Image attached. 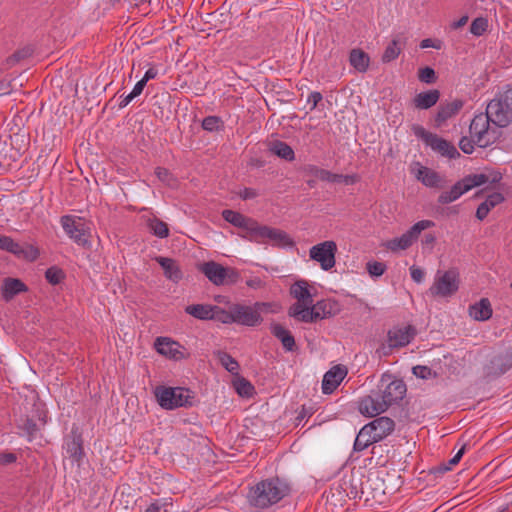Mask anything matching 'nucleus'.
I'll use <instances>...</instances> for the list:
<instances>
[{
  "mask_svg": "<svg viewBox=\"0 0 512 512\" xmlns=\"http://www.w3.org/2000/svg\"><path fill=\"white\" fill-rule=\"evenodd\" d=\"M16 427L20 431L19 435L25 436L29 442L33 441L39 432L37 423L28 415H21L16 420Z\"/></svg>",
  "mask_w": 512,
  "mask_h": 512,
  "instance_id": "obj_26",
  "label": "nucleus"
},
{
  "mask_svg": "<svg viewBox=\"0 0 512 512\" xmlns=\"http://www.w3.org/2000/svg\"><path fill=\"white\" fill-rule=\"evenodd\" d=\"M491 210L484 203H481L476 210V218L480 221L484 220Z\"/></svg>",
  "mask_w": 512,
  "mask_h": 512,
  "instance_id": "obj_59",
  "label": "nucleus"
},
{
  "mask_svg": "<svg viewBox=\"0 0 512 512\" xmlns=\"http://www.w3.org/2000/svg\"><path fill=\"white\" fill-rule=\"evenodd\" d=\"M435 242L436 236L433 233H426L422 238V244L424 246H430L432 248Z\"/></svg>",
  "mask_w": 512,
  "mask_h": 512,
  "instance_id": "obj_63",
  "label": "nucleus"
},
{
  "mask_svg": "<svg viewBox=\"0 0 512 512\" xmlns=\"http://www.w3.org/2000/svg\"><path fill=\"white\" fill-rule=\"evenodd\" d=\"M337 253V244L332 240H327L312 246L309 250L310 259L318 262L323 270H330L335 266Z\"/></svg>",
  "mask_w": 512,
  "mask_h": 512,
  "instance_id": "obj_13",
  "label": "nucleus"
},
{
  "mask_svg": "<svg viewBox=\"0 0 512 512\" xmlns=\"http://www.w3.org/2000/svg\"><path fill=\"white\" fill-rule=\"evenodd\" d=\"M202 128L208 132H218L224 129V122L219 116H207L202 120Z\"/></svg>",
  "mask_w": 512,
  "mask_h": 512,
  "instance_id": "obj_42",
  "label": "nucleus"
},
{
  "mask_svg": "<svg viewBox=\"0 0 512 512\" xmlns=\"http://www.w3.org/2000/svg\"><path fill=\"white\" fill-rule=\"evenodd\" d=\"M28 286L18 278L6 277L1 285V295L4 301L9 302L15 296L28 292Z\"/></svg>",
  "mask_w": 512,
  "mask_h": 512,
  "instance_id": "obj_25",
  "label": "nucleus"
},
{
  "mask_svg": "<svg viewBox=\"0 0 512 512\" xmlns=\"http://www.w3.org/2000/svg\"><path fill=\"white\" fill-rule=\"evenodd\" d=\"M359 472H352L344 475L340 480L334 482L330 487L331 498L337 502L348 499H361L368 489L369 480Z\"/></svg>",
  "mask_w": 512,
  "mask_h": 512,
  "instance_id": "obj_3",
  "label": "nucleus"
},
{
  "mask_svg": "<svg viewBox=\"0 0 512 512\" xmlns=\"http://www.w3.org/2000/svg\"><path fill=\"white\" fill-rule=\"evenodd\" d=\"M18 259H22L28 262H34L40 256L39 249L32 244H25L24 246L18 243V248L15 249L13 254Z\"/></svg>",
  "mask_w": 512,
  "mask_h": 512,
  "instance_id": "obj_36",
  "label": "nucleus"
},
{
  "mask_svg": "<svg viewBox=\"0 0 512 512\" xmlns=\"http://www.w3.org/2000/svg\"><path fill=\"white\" fill-rule=\"evenodd\" d=\"M200 270L209 279V281L217 286L233 283L235 280L229 279L231 275L236 276L237 274L233 269L225 268L214 261L203 263Z\"/></svg>",
  "mask_w": 512,
  "mask_h": 512,
  "instance_id": "obj_14",
  "label": "nucleus"
},
{
  "mask_svg": "<svg viewBox=\"0 0 512 512\" xmlns=\"http://www.w3.org/2000/svg\"><path fill=\"white\" fill-rule=\"evenodd\" d=\"M487 112L497 127H507L512 122V89L496 95L488 104Z\"/></svg>",
  "mask_w": 512,
  "mask_h": 512,
  "instance_id": "obj_5",
  "label": "nucleus"
},
{
  "mask_svg": "<svg viewBox=\"0 0 512 512\" xmlns=\"http://www.w3.org/2000/svg\"><path fill=\"white\" fill-rule=\"evenodd\" d=\"M166 502H161L160 500H155L146 510L145 512H160L161 507L165 506Z\"/></svg>",
  "mask_w": 512,
  "mask_h": 512,
  "instance_id": "obj_64",
  "label": "nucleus"
},
{
  "mask_svg": "<svg viewBox=\"0 0 512 512\" xmlns=\"http://www.w3.org/2000/svg\"><path fill=\"white\" fill-rule=\"evenodd\" d=\"M418 78L421 82L426 84H432L437 80L435 70L428 66L419 70Z\"/></svg>",
  "mask_w": 512,
  "mask_h": 512,
  "instance_id": "obj_48",
  "label": "nucleus"
},
{
  "mask_svg": "<svg viewBox=\"0 0 512 512\" xmlns=\"http://www.w3.org/2000/svg\"><path fill=\"white\" fill-rule=\"evenodd\" d=\"M217 357L221 365L231 374L238 375L239 372V363L227 352L218 351Z\"/></svg>",
  "mask_w": 512,
  "mask_h": 512,
  "instance_id": "obj_39",
  "label": "nucleus"
},
{
  "mask_svg": "<svg viewBox=\"0 0 512 512\" xmlns=\"http://www.w3.org/2000/svg\"><path fill=\"white\" fill-rule=\"evenodd\" d=\"M156 261L163 269L164 275L167 279L174 283H178L182 279V271L174 259L159 256L156 258Z\"/></svg>",
  "mask_w": 512,
  "mask_h": 512,
  "instance_id": "obj_28",
  "label": "nucleus"
},
{
  "mask_svg": "<svg viewBox=\"0 0 512 512\" xmlns=\"http://www.w3.org/2000/svg\"><path fill=\"white\" fill-rule=\"evenodd\" d=\"M434 225L435 223L431 220L418 221L400 237L389 240L386 243V247L391 251L406 250L418 239L423 230L431 228Z\"/></svg>",
  "mask_w": 512,
  "mask_h": 512,
  "instance_id": "obj_12",
  "label": "nucleus"
},
{
  "mask_svg": "<svg viewBox=\"0 0 512 512\" xmlns=\"http://www.w3.org/2000/svg\"><path fill=\"white\" fill-rule=\"evenodd\" d=\"M213 306L209 304H192L185 307V312L199 320H211L213 318Z\"/></svg>",
  "mask_w": 512,
  "mask_h": 512,
  "instance_id": "obj_34",
  "label": "nucleus"
},
{
  "mask_svg": "<svg viewBox=\"0 0 512 512\" xmlns=\"http://www.w3.org/2000/svg\"><path fill=\"white\" fill-rule=\"evenodd\" d=\"M221 215L225 221L245 231V234H239L240 237L245 240H248V237H252L253 231L257 225V221L255 219L230 209L223 210Z\"/></svg>",
  "mask_w": 512,
  "mask_h": 512,
  "instance_id": "obj_17",
  "label": "nucleus"
},
{
  "mask_svg": "<svg viewBox=\"0 0 512 512\" xmlns=\"http://www.w3.org/2000/svg\"><path fill=\"white\" fill-rule=\"evenodd\" d=\"M350 65L360 73L368 70L370 64L369 55L360 48H354L349 55Z\"/></svg>",
  "mask_w": 512,
  "mask_h": 512,
  "instance_id": "obj_31",
  "label": "nucleus"
},
{
  "mask_svg": "<svg viewBox=\"0 0 512 512\" xmlns=\"http://www.w3.org/2000/svg\"><path fill=\"white\" fill-rule=\"evenodd\" d=\"M319 173H320V178H319L320 180L332 182V183L341 182V179L343 177L342 174H335V173H332L325 169H323Z\"/></svg>",
  "mask_w": 512,
  "mask_h": 512,
  "instance_id": "obj_55",
  "label": "nucleus"
},
{
  "mask_svg": "<svg viewBox=\"0 0 512 512\" xmlns=\"http://www.w3.org/2000/svg\"><path fill=\"white\" fill-rule=\"evenodd\" d=\"M413 374L421 379H429L431 377L436 376V372H434L430 367L425 365H417L412 368Z\"/></svg>",
  "mask_w": 512,
  "mask_h": 512,
  "instance_id": "obj_51",
  "label": "nucleus"
},
{
  "mask_svg": "<svg viewBox=\"0 0 512 512\" xmlns=\"http://www.w3.org/2000/svg\"><path fill=\"white\" fill-rule=\"evenodd\" d=\"M17 456L12 452L0 453V465H9L16 462Z\"/></svg>",
  "mask_w": 512,
  "mask_h": 512,
  "instance_id": "obj_58",
  "label": "nucleus"
},
{
  "mask_svg": "<svg viewBox=\"0 0 512 512\" xmlns=\"http://www.w3.org/2000/svg\"><path fill=\"white\" fill-rule=\"evenodd\" d=\"M61 225L76 244L83 247L89 244V233L81 219L76 221L73 216L65 215L61 217Z\"/></svg>",
  "mask_w": 512,
  "mask_h": 512,
  "instance_id": "obj_15",
  "label": "nucleus"
},
{
  "mask_svg": "<svg viewBox=\"0 0 512 512\" xmlns=\"http://www.w3.org/2000/svg\"><path fill=\"white\" fill-rule=\"evenodd\" d=\"M234 387L236 392L242 397L249 398L255 393L254 386L244 377H239L237 380H235Z\"/></svg>",
  "mask_w": 512,
  "mask_h": 512,
  "instance_id": "obj_41",
  "label": "nucleus"
},
{
  "mask_svg": "<svg viewBox=\"0 0 512 512\" xmlns=\"http://www.w3.org/2000/svg\"><path fill=\"white\" fill-rule=\"evenodd\" d=\"M460 286V274L456 268H451L443 273L437 271L429 293L433 297L448 298L457 293Z\"/></svg>",
  "mask_w": 512,
  "mask_h": 512,
  "instance_id": "obj_8",
  "label": "nucleus"
},
{
  "mask_svg": "<svg viewBox=\"0 0 512 512\" xmlns=\"http://www.w3.org/2000/svg\"><path fill=\"white\" fill-rule=\"evenodd\" d=\"M211 320L219 321L223 324L234 323V305L231 304L228 310L221 308L220 306H213V318Z\"/></svg>",
  "mask_w": 512,
  "mask_h": 512,
  "instance_id": "obj_38",
  "label": "nucleus"
},
{
  "mask_svg": "<svg viewBox=\"0 0 512 512\" xmlns=\"http://www.w3.org/2000/svg\"><path fill=\"white\" fill-rule=\"evenodd\" d=\"M33 54V49L24 47L16 50L12 55L6 59V65L10 68L19 63L20 61L29 58Z\"/></svg>",
  "mask_w": 512,
  "mask_h": 512,
  "instance_id": "obj_43",
  "label": "nucleus"
},
{
  "mask_svg": "<svg viewBox=\"0 0 512 512\" xmlns=\"http://www.w3.org/2000/svg\"><path fill=\"white\" fill-rule=\"evenodd\" d=\"M488 27V20L483 17L475 18L470 25V32L475 36H481Z\"/></svg>",
  "mask_w": 512,
  "mask_h": 512,
  "instance_id": "obj_46",
  "label": "nucleus"
},
{
  "mask_svg": "<svg viewBox=\"0 0 512 512\" xmlns=\"http://www.w3.org/2000/svg\"><path fill=\"white\" fill-rule=\"evenodd\" d=\"M234 323L255 327L261 324L262 313L268 312L271 304L268 302H255L252 306L234 303Z\"/></svg>",
  "mask_w": 512,
  "mask_h": 512,
  "instance_id": "obj_9",
  "label": "nucleus"
},
{
  "mask_svg": "<svg viewBox=\"0 0 512 512\" xmlns=\"http://www.w3.org/2000/svg\"><path fill=\"white\" fill-rule=\"evenodd\" d=\"M246 285L252 289H260L263 287V281L259 277H253L246 281Z\"/></svg>",
  "mask_w": 512,
  "mask_h": 512,
  "instance_id": "obj_62",
  "label": "nucleus"
},
{
  "mask_svg": "<svg viewBox=\"0 0 512 512\" xmlns=\"http://www.w3.org/2000/svg\"><path fill=\"white\" fill-rule=\"evenodd\" d=\"M154 347L159 354L175 361L185 359L188 356L185 353L184 346L168 337H157Z\"/></svg>",
  "mask_w": 512,
  "mask_h": 512,
  "instance_id": "obj_18",
  "label": "nucleus"
},
{
  "mask_svg": "<svg viewBox=\"0 0 512 512\" xmlns=\"http://www.w3.org/2000/svg\"><path fill=\"white\" fill-rule=\"evenodd\" d=\"M504 200L505 198L502 193L494 192L489 194L483 203L486 204L490 210H492L494 207L504 202Z\"/></svg>",
  "mask_w": 512,
  "mask_h": 512,
  "instance_id": "obj_52",
  "label": "nucleus"
},
{
  "mask_svg": "<svg viewBox=\"0 0 512 512\" xmlns=\"http://www.w3.org/2000/svg\"><path fill=\"white\" fill-rule=\"evenodd\" d=\"M312 303L306 302V301H299L297 300L296 303H294L288 311V315L290 317L295 318L296 320L304 323H310L309 320V312L311 308Z\"/></svg>",
  "mask_w": 512,
  "mask_h": 512,
  "instance_id": "obj_33",
  "label": "nucleus"
},
{
  "mask_svg": "<svg viewBox=\"0 0 512 512\" xmlns=\"http://www.w3.org/2000/svg\"><path fill=\"white\" fill-rule=\"evenodd\" d=\"M372 434L368 432L365 426H363L356 436L354 441V451L360 452L366 449L369 445L376 443L377 440L372 438Z\"/></svg>",
  "mask_w": 512,
  "mask_h": 512,
  "instance_id": "obj_37",
  "label": "nucleus"
},
{
  "mask_svg": "<svg viewBox=\"0 0 512 512\" xmlns=\"http://www.w3.org/2000/svg\"><path fill=\"white\" fill-rule=\"evenodd\" d=\"M410 275L413 281H415L416 283H421L424 279L425 273L421 268L412 266L410 268Z\"/></svg>",
  "mask_w": 512,
  "mask_h": 512,
  "instance_id": "obj_57",
  "label": "nucleus"
},
{
  "mask_svg": "<svg viewBox=\"0 0 512 512\" xmlns=\"http://www.w3.org/2000/svg\"><path fill=\"white\" fill-rule=\"evenodd\" d=\"M83 443L82 433L76 426H73L70 433L64 437L63 448L66 450L69 458L78 464H80L85 457Z\"/></svg>",
  "mask_w": 512,
  "mask_h": 512,
  "instance_id": "obj_16",
  "label": "nucleus"
},
{
  "mask_svg": "<svg viewBox=\"0 0 512 512\" xmlns=\"http://www.w3.org/2000/svg\"><path fill=\"white\" fill-rule=\"evenodd\" d=\"M364 426L372 434V438L379 442L394 431L395 422L387 416H381Z\"/></svg>",
  "mask_w": 512,
  "mask_h": 512,
  "instance_id": "obj_21",
  "label": "nucleus"
},
{
  "mask_svg": "<svg viewBox=\"0 0 512 512\" xmlns=\"http://www.w3.org/2000/svg\"><path fill=\"white\" fill-rule=\"evenodd\" d=\"M18 248V243L15 242L10 236L0 234V249L11 254H14L15 249Z\"/></svg>",
  "mask_w": 512,
  "mask_h": 512,
  "instance_id": "obj_50",
  "label": "nucleus"
},
{
  "mask_svg": "<svg viewBox=\"0 0 512 512\" xmlns=\"http://www.w3.org/2000/svg\"><path fill=\"white\" fill-rule=\"evenodd\" d=\"M65 277V272L57 266H51L45 271V278L51 285L60 284Z\"/></svg>",
  "mask_w": 512,
  "mask_h": 512,
  "instance_id": "obj_44",
  "label": "nucleus"
},
{
  "mask_svg": "<svg viewBox=\"0 0 512 512\" xmlns=\"http://www.w3.org/2000/svg\"><path fill=\"white\" fill-rule=\"evenodd\" d=\"M489 180L486 174H469L457 181L450 190L443 191L437 199L441 205L449 204L459 199L463 194L470 191L474 187L481 186Z\"/></svg>",
  "mask_w": 512,
  "mask_h": 512,
  "instance_id": "obj_6",
  "label": "nucleus"
},
{
  "mask_svg": "<svg viewBox=\"0 0 512 512\" xmlns=\"http://www.w3.org/2000/svg\"><path fill=\"white\" fill-rule=\"evenodd\" d=\"M347 375V368L342 365H337L328 370L322 380V392L324 394H331L340 385L345 376Z\"/></svg>",
  "mask_w": 512,
  "mask_h": 512,
  "instance_id": "obj_22",
  "label": "nucleus"
},
{
  "mask_svg": "<svg viewBox=\"0 0 512 512\" xmlns=\"http://www.w3.org/2000/svg\"><path fill=\"white\" fill-rule=\"evenodd\" d=\"M146 84H147V83H145L143 80H139V81L135 84V86H134L133 90L130 92V93H131V95H132L134 98H136L137 96H139V95L143 92V90H144V88H145Z\"/></svg>",
  "mask_w": 512,
  "mask_h": 512,
  "instance_id": "obj_61",
  "label": "nucleus"
},
{
  "mask_svg": "<svg viewBox=\"0 0 512 512\" xmlns=\"http://www.w3.org/2000/svg\"><path fill=\"white\" fill-rule=\"evenodd\" d=\"M492 307L488 298H481L469 306V315L476 321H487L492 317Z\"/></svg>",
  "mask_w": 512,
  "mask_h": 512,
  "instance_id": "obj_29",
  "label": "nucleus"
},
{
  "mask_svg": "<svg viewBox=\"0 0 512 512\" xmlns=\"http://www.w3.org/2000/svg\"><path fill=\"white\" fill-rule=\"evenodd\" d=\"M290 294L299 301L313 303L312 294L308 288L307 282L304 280L294 283L290 288Z\"/></svg>",
  "mask_w": 512,
  "mask_h": 512,
  "instance_id": "obj_35",
  "label": "nucleus"
},
{
  "mask_svg": "<svg viewBox=\"0 0 512 512\" xmlns=\"http://www.w3.org/2000/svg\"><path fill=\"white\" fill-rule=\"evenodd\" d=\"M266 239L269 240L272 245L281 248L293 247L295 245L294 240L285 231L267 225H261L257 222L253 235L252 237H248V241L264 243Z\"/></svg>",
  "mask_w": 512,
  "mask_h": 512,
  "instance_id": "obj_10",
  "label": "nucleus"
},
{
  "mask_svg": "<svg viewBox=\"0 0 512 512\" xmlns=\"http://www.w3.org/2000/svg\"><path fill=\"white\" fill-rule=\"evenodd\" d=\"M269 151L286 161H293L295 159L294 150L290 145L281 140H274L269 144Z\"/></svg>",
  "mask_w": 512,
  "mask_h": 512,
  "instance_id": "obj_32",
  "label": "nucleus"
},
{
  "mask_svg": "<svg viewBox=\"0 0 512 512\" xmlns=\"http://www.w3.org/2000/svg\"><path fill=\"white\" fill-rule=\"evenodd\" d=\"M239 196L243 200H250L254 199L258 196V192L253 188H244L240 193Z\"/></svg>",
  "mask_w": 512,
  "mask_h": 512,
  "instance_id": "obj_60",
  "label": "nucleus"
},
{
  "mask_svg": "<svg viewBox=\"0 0 512 512\" xmlns=\"http://www.w3.org/2000/svg\"><path fill=\"white\" fill-rule=\"evenodd\" d=\"M412 131L417 138H420L427 146H429L433 151L439 153L441 156L449 159H456L460 157V153L451 142L437 134L427 131L421 125H413Z\"/></svg>",
  "mask_w": 512,
  "mask_h": 512,
  "instance_id": "obj_7",
  "label": "nucleus"
},
{
  "mask_svg": "<svg viewBox=\"0 0 512 512\" xmlns=\"http://www.w3.org/2000/svg\"><path fill=\"white\" fill-rule=\"evenodd\" d=\"M155 175L161 182L168 186H173L176 181L171 172L164 167H157L155 169Z\"/></svg>",
  "mask_w": 512,
  "mask_h": 512,
  "instance_id": "obj_49",
  "label": "nucleus"
},
{
  "mask_svg": "<svg viewBox=\"0 0 512 512\" xmlns=\"http://www.w3.org/2000/svg\"><path fill=\"white\" fill-rule=\"evenodd\" d=\"M490 123L492 119L487 110L475 115L470 123L469 132L479 147L485 148L494 143L495 137L490 135Z\"/></svg>",
  "mask_w": 512,
  "mask_h": 512,
  "instance_id": "obj_11",
  "label": "nucleus"
},
{
  "mask_svg": "<svg viewBox=\"0 0 512 512\" xmlns=\"http://www.w3.org/2000/svg\"><path fill=\"white\" fill-rule=\"evenodd\" d=\"M415 165L417 166V169L414 171V176L424 186L436 189L444 188L445 181L438 172L421 165L419 162H416Z\"/></svg>",
  "mask_w": 512,
  "mask_h": 512,
  "instance_id": "obj_20",
  "label": "nucleus"
},
{
  "mask_svg": "<svg viewBox=\"0 0 512 512\" xmlns=\"http://www.w3.org/2000/svg\"><path fill=\"white\" fill-rule=\"evenodd\" d=\"M337 303L331 300H321L311 305L309 312L310 323L334 316L337 313Z\"/></svg>",
  "mask_w": 512,
  "mask_h": 512,
  "instance_id": "obj_23",
  "label": "nucleus"
},
{
  "mask_svg": "<svg viewBox=\"0 0 512 512\" xmlns=\"http://www.w3.org/2000/svg\"><path fill=\"white\" fill-rule=\"evenodd\" d=\"M154 394L158 404L166 410L194 405V392L188 388L157 386Z\"/></svg>",
  "mask_w": 512,
  "mask_h": 512,
  "instance_id": "obj_4",
  "label": "nucleus"
},
{
  "mask_svg": "<svg viewBox=\"0 0 512 512\" xmlns=\"http://www.w3.org/2000/svg\"><path fill=\"white\" fill-rule=\"evenodd\" d=\"M407 392L403 379L391 373H383L376 389L357 402L359 412L366 417H374L385 412L390 406L399 404Z\"/></svg>",
  "mask_w": 512,
  "mask_h": 512,
  "instance_id": "obj_1",
  "label": "nucleus"
},
{
  "mask_svg": "<svg viewBox=\"0 0 512 512\" xmlns=\"http://www.w3.org/2000/svg\"><path fill=\"white\" fill-rule=\"evenodd\" d=\"M464 106V101L461 99H454L451 102L441 103L438 107L434 121L437 127H440L448 119L457 115Z\"/></svg>",
  "mask_w": 512,
  "mask_h": 512,
  "instance_id": "obj_24",
  "label": "nucleus"
},
{
  "mask_svg": "<svg viewBox=\"0 0 512 512\" xmlns=\"http://www.w3.org/2000/svg\"><path fill=\"white\" fill-rule=\"evenodd\" d=\"M148 227L150 231L159 238H166L169 236L168 225L157 217L148 220Z\"/></svg>",
  "mask_w": 512,
  "mask_h": 512,
  "instance_id": "obj_40",
  "label": "nucleus"
},
{
  "mask_svg": "<svg viewBox=\"0 0 512 512\" xmlns=\"http://www.w3.org/2000/svg\"><path fill=\"white\" fill-rule=\"evenodd\" d=\"M386 268L387 267L383 262L370 261L366 264V269L372 277L382 276L385 273Z\"/></svg>",
  "mask_w": 512,
  "mask_h": 512,
  "instance_id": "obj_47",
  "label": "nucleus"
},
{
  "mask_svg": "<svg viewBox=\"0 0 512 512\" xmlns=\"http://www.w3.org/2000/svg\"><path fill=\"white\" fill-rule=\"evenodd\" d=\"M323 101V95L319 91H313L307 98V103L310 104V111L316 109Z\"/></svg>",
  "mask_w": 512,
  "mask_h": 512,
  "instance_id": "obj_54",
  "label": "nucleus"
},
{
  "mask_svg": "<svg viewBox=\"0 0 512 512\" xmlns=\"http://www.w3.org/2000/svg\"><path fill=\"white\" fill-rule=\"evenodd\" d=\"M290 492V485L286 481L274 477L262 480L251 487L247 499L251 506L265 509L281 501Z\"/></svg>",
  "mask_w": 512,
  "mask_h": 512,
  "instance_id": "obj_2",
  "label": "nucleus"
},
{
  "mask_svg": "<svg viewBox=\"0 0 512 512\" xmlns=\"http://www.w3.org/2000/svg\"><path fill=\"white\" fill-rule=\"evenodd\" d=\"M400 52L401 48L399 47V41L393 39L385 48L381 60L383 63H389L395 60L399 56Z\"/></svg>",
  "mask_w": 512,
  "mask_h": 512,
  "instance_id": "obj_45",
  "label": "nucleus"
},
{
  "mask_svg": "<svg viewBox=\"0 0 512 512\" xmlns=\"http://www.w3.org/2000/svg\"><path fill=\"white\" fill-rule=\"evenodd\" d=\"M420 47L423 49L431 47V48H435V49L439 50L442 47V42L440 40L426 38L420 42Z\"/></svg>",
  "mask_w": 512,
  "mask_h": 512,
  "instance_id": "obj_56",
  "label": "nucleus"
},
{
  "mask_svg": "<svg viewBox=\"0 0 512 512\" xmlns=\"http://www.w3.org/2000/svg\"><path fill=\"white\" fill-rule=\"evenodd\" d=\"M439 98V90L432 89L418 93L413 99V104L417 109H429L438 102Z\"/></svg>",
  "mask_w": 512,
  "mask_h": 512,
  "instance_id": "obj_30",
  "label": "nucleus"
},
{
  "mask_svg": "<svg viewBox=\"0 0 512 512\" xmlns=\"http://www.w3.org/2000/svg\"><path fill=\"white\" fill-rule=\"evenodd\" d=\"M271 333L274 337L281 341L282 346L286 351L293 352L297 349L294 336L288 329H286L281 324H272Z\"/></svg>",
  "mask_w": 512,
  "mask_h": 512,
  "instance_id": "obj_27",
  "label": "nucleus"
},
{
  "mask_svg": "<svg viewBox=\"0 0 512 512\" xmlns=\"http://www.w3.org/2000/svg\"><path fill=\"white\" fill-rule=\"evenodd\" d=\"M415 335L416 329L412 325L393 327L387 332V343L395 349L402 348L410 344Z\"/></svg>",
  "mask_w": 512,
  "mask_h": 512,
  "instance_id": "obj_19",
  "label": "nucleus"
},
{
  "mask_svg": "<svg viewBox=\"0 0 512 512\" xmlns=\"http://www.w3.org/2000/svg\"><path fill=\"white\" fill-rule=\"evenodd\" d=\"M475 140L467 136H463L459 141V148L466 154H471L474 151Z\"/></svg>",
  "mask_w": 512,
  "mask_h": 512,
  "instance_id": "obj_53",
  "label": "nucleus"
}]
</instances>
